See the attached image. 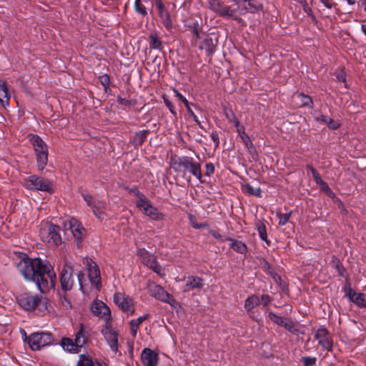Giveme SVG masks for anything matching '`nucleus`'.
<instances>
[{
	"label": "nucleus",
	"instance_id": "nucleus-14",
	"mask_svg": "<svg viewBox=\"0 0 366 366\" xmlns=\"http://www.w3.org/2000/svg\"><path fill=\"white\" fill-rule=\"evenodd\" d=\"M65 231L70 230L73 237L76 239L77 244L85 234V229L81 224L76 219L71 218L64 223Z\"/></svg>",
	"mask_w": 366,
	"mask_h": 366
},
{
	"label": "nucleus",
	"instance_id": "nucleus-54",
	"mask_svg": "<svg viewBox=\"0 0 366 366\" xmlns=\"http://www.w3.org/2000/svg\"><path fill=\"white\" fill-rule=\"evenodd\" d=\"M336 78L339 81L345 82L346 81V74L343 71H340L337 74Z\"/></svg>",
	"mask_w": 366,
	"mask_h": 366
},
{
	"label": "nucleus",
	"instance_id": "nucleus-28",
	"mask_svg": "<svg viewBox=\"0 0 366 366\" xmlns=\"http://www.w3.org/2000/svg\"><path fill=\"white\" fill-rule=\"evenodd\" d=\"M264 272L271 276L273 280L278 284L280 287L282 286L283 281L282 277L276 272L274 268L269 264L267 262H264L262 266Z\"/></svg>",
	"mask_w": 366,
	"mask_h": 366
},
{
	"label": "nucleus",
	"instance_id": "nucleus-38",
	"mask_svg": "<svg viewBox=\"0 0 366 366\" xmlns=\"http://www.w3.org/2000/svg\"><path fill=\"white\" fill-rule=\"evenodd\" d=\"M209 8L215 13L220 15L222 6L218 0H209Z\"/></svg>",
	"mask_w": 366,
	"mask_h": 366
},
{
	"label": "nucleus",
	"instance_id": "nucleus-2",
	"mask_svg": "<svg viewBox=\"0 0 366 366\" xmlns=\"http://www.w3.org/2000/svg\"><path fill=\"white\" fill-rule=\"evenodd\" d=\"M172 167L176 172L186 175L187 172L194 176L201 183L203 182L201 164L190 157H181L172 160Z\"/></svg>",
	"mask_w": 366,
	"mask_h": 366
},
{
	"label": "nucleus",
	"instance_id": "nucleus-17",
	"mask_svg": "<svg viewBox=\"0 0 366 366\" xmlns=\"http://www.w3.org/2000/svg\"><path fill=\"white\" fill-rule=\"evenodd\" d=\"M141 360L144 366H157L159 356L150 348H144L141 354Z\"/></svg>",
	"mask_w": 366,
	"mask_h": 366
},
{
	"label": "nucleus",
	"instance_id": "nucleus-53",
	"mask_svg": "<svg viewBox=\"0 0 366 366\" xmlns=\"http://www.w3.org/2000/svg\"><path fill=\"white\" fill-rule=\"evenodd\" d=\"M225 115H226L227 119L230 122H232L236 118L234 112L232 110H226Z\"/></svg>",
	"mask_w": 366,
	"mask_h": 366
},
{
	"label": "nucleus",
	"instance_id": "nucleus-9",
	"mask_svg": "<svg viewBox=\"0 0 366 366\" xmlns=\"http://www.w3.org/2000/svg\"><path fill=\"white\" fill-rule=\"evenodd\" d=\"M54 341L50 332H36L29 337V345L32 350H39L41 347L49 345Z\"/></svg>",
	"mask_w": 366,
	"mask_h": 366
},
{
	"label": "nucleus",
	"instance_id": "nucleus-47",
	"mask_svg": "<svg viewBox=\"0 0 366 366\" xmlns=\"http://www.w3.org/2000/svg\"><path fill=\"white\" fill-rule=\"evenodd\" d=\"M189 220H190L192 227H194L195 229H200V228L206 226L205 224L197 223V221L195 220L194 217L192 215L189 216Z\"/></svg>",
	"mask_w": 366,
	"mask_h": 366
},
{
	"label": "nucleus",
	"instance_id": "nucleus-1",
	"mask_svg": "<svg viewBox=\"0 0 366 366\" xmlns=\"http://www.w3.org/2000/svg\"><path fill=\"white\" fill-rule=\"evenodd\" d=\"M17 269L26 280L35 282L42 293L55 288L56 275L48 261L24 257L18 263Z\"/></svg>",
	"mask_w": 366,
	"mask_h": 366
},
{
	"label": "nucleus",
	"instance_id": "nucleus-46",
	"mask_svg": "<svg viewBox=\"0 0 366 366\" xmlns=\"http://www.w3.org/2000/svg\"><path fill=\"white\" fill-rule=\"evenodd\" d=\"M272 300V297L269 295H262L261 296L260 303L262 302L264 307H267Z\"/></svg>",
	"mask_w": 366,
	"mask_h": 366
},
{
	"label": "nucleus",
	"instance_id": "nucleus-48",
	"mask_svg": "<svg viewBox=\"0 0 366 366\" xmlns=\"http://www.w3.org/2000/svg\"><path fill=\"white\" fill-rule=\"evenodd\" d=\"M205 174L209 177L214 172V167L212 163H207L205 166Z\"/></svg>",
	"mask_w": 366,
	"mask_h": 366
},
{
	"label": "nucleus",
	"instance_id": "nucleus-63",
	"mask_svg": "<svg viewBox=\"0 0 366 366\" xmlns=\"http://www.w3.org/2000/svg\"><path fill=\"white\" fill-rule=\"evenodd\" d=\"M232 123L234 124V126L236 127V129L242 127V125H240V123L238 121V119L237 118H235L232 122Z\"/></svg>",
	"mask_w": 366,
	"mask_h": 366
},
{
	"label": "nucleus",
	"instance_id": "nucleus-23",
	"mask_svg": "<svg viewBox=\"0 0 366 366\" xmlns=\"http://www.w3.org/2000/svg\"><path fill=\"white\" fill-rule=\"evenodd\" d=\"M156 5L159 11V16L161 18L163 24L167 29H172V24L170 20L169 14L168 11L166 9L162 1H161L159 2H157Z\"/></svg>",
	"mask_w": 366,
	"mask_h": 366
},
{
	"label": "nucleus",
	"instance_id": "nucleus-55",
	"mask_svg": "<svg viewBox=\"0 0 366 366\" xmlns=\"http://www.w3.org/2000/svg\"><path fill=\"white\" fill-rule=\"evenodd\" d=\"M307 169L311 172L314 179H315L316 178H317L318 177L320 176V174L318 173V172L315 169H314L312 166L307 165Z\"/></svg>",
	"mask_w": 366,
	"mask_h": 366
},
{
	"label": "nucleus",
	"instance_id": "nucleus-49",
	"mask_svg": "<svg viewBox=\"0 0 366 366\" xmlns=\"http://www.w3.org/2000/svg\"><path fill=\"white\" fill-rule=\"evenodd\" d=\"M174 92L175 95L178 97V99L185 105V107H188L189 102L187 101V99L177 89H174Z\"/></svg>",
	"mask_w": 366,
	"mask_h": 366
},
{
	"label": "nucleus",
	"instance_id": "nucleus-18",
	"mask_svg": "<svg viewBox=\"0 0 366 366\" xmlns=\"http://www.w3.org/2000/svg\"><path fill=\"white\" fill-rule=\"evenodd\" d=\"M144 265L151 268L156 273L161 274L162 267L157 261V257L152 253H139Z\"/></svg>",
	"mask_w": 366,
	"mask_h": 366
},
{
	"label": "nucleus",
	"instance_id": "nucleus-45",
	"mask_svg": "<svg viewBox=\"0 0 366 366\" xmlns=\"http://www.w3.org/2000/svg\"><path fill=\"white\" fill-rule=\"evenodd\" d=\"M326 124L331 129H337L340 127V124L339 122H335L330 118H328Z\"/></svg>",
	"mask_w": 366,
	"mask_h": 366
},
{
	"label": "nucleus",
	"instance_id": "nucleus-51",
	"mask_svg": "<svg viewBox=\"0 0 366 366\" xmlns=\"http://www.w3.org/2000/svg\"><path fill=\"white\" fill-rule=\"evenodd\" d=\"M94 214L100 220H103L106 216L104 209L101 210H97L94 209V211H92Z\"/></svg>",
	"mask_w": 366,
	"mask_h": 366
},
{
	"label": "nucleus",
	"instance_id": "nucleus-32",
	"mask_svg": "<svg viewBox=\"0 0 366 366\" xmlns=\"http://www.w3.org/2000/svg\"><path fill=\"white\" fill-rule=\"evenodd\" d=\"M295 98H296L297 100H299L301 102V106H307L310 107L312 104V100L310 97L307 95H305L302 93L297 94L295 96Z\"/></svg>",
	"mask_w": 366,
	"mask_h": 366
},
{
	"label": "nucleus",
	"instance_id": "nucleus-19",
	"mask_svg": "<svg viewBox=\"0 0 366 366\" xmlns=\"http://www.w3.org/2000/svg\"><path fill=\"white\" fill-rule=\"evenodd\" d=\"M88 276L92 284L95 285L97 289L102 287L99 269L92 260L88 262Z\"/></svg>",
	"mask_w": 366,
	"mask_h": 366
},
{
	"label": "nucleus",
	"instance_id": "nucleus-16",
	"mask_svg": "<svg viewBox=\"0 0 366 366\" xmlns=\"http://www.w3.org/2000/svg\"><path fill=\"white\" fill-rule=\"evenodd\" d=\"M147 289L153 297L164 302H169V294L162 286L150 282L147 285Z\"/></svg>",
	"mask_w": 366,
	"mask_h": 366
},
{
	"label": "nucleus",
	"instance_id": "nucleus-4",
	"mask_svg": "<svg viewBox=\"0 0 366 366\" xmlns=\"http://www.w3.org/2000/svg\"><path fill=\"white\" fill-rule=\"evenodd\" d=\"M27 137L33 146L36 154L38 169L39 170H42L48 162L47 145L44 140L36 134H30Z\"/></svg>",
	"mask_w": 366,
	"mask_h": 366
},
{
	"label": "nucleus",
	"instance_id": "nucleus-3",
	"mask_svg": "<svg viewBox=\"0 0 366 366\" xmlns=\"http://www.w3.org/2000/svg\"><path fill=\"white\" fill-rule=\"evenodd\" d=\"M72 273L73 267L68 263H65L59 272L60 290L57 292L63 305L69 308L71 307V305L66 298V292L72 290L74 284Z\"/></svg>",
	"mask_w": 366,
	"mask_h": 366
},
{
	"label": "nucleus",
	"instance_id": "nucleus-12",
	"mask_svg": "<svg viewBox=\"0 0 366 366\" xmlns=\"http://www.w3.org/2000/svg\"><path fill=\"white\" fill-rule=\"evenodd\" d=\"M315 339L318 340L319 345L328 352H332L333 340L329 331L325 327L317 329L315 332Z\"/></svg>",
	"mask_w": 366,
	"mask_h": 366
},
{
	"label": "nucleus",
	"instance_id": "nucleus-50",
	"mask_svg": "<svg viewBox=\"0 0 366 366\" xmlns=\"http://www.w3.org/2000/svg\"><path fill=\"white\" fill-rule=\"evenodd\" d=\"M100 81L104 87H107L109 85V78L108 75L104 74L99 76Z\"/></svg>",
	"mask_w": 366,
	"mask_h": 366
},
{
	"label": "nucleus",
	"instance_id": "nucleus-10",
	"mask_svg": "<svg viewBox=\"0 0 366 366\" xmlns=\"http://www.w3.org/2000/svg\"><path fill=\"white\" fill-rule=\"evenodd\" d=\"M114 302L124 312H127L128 315L134 314L135 309L134 301L132 297L127 296L123 293L117 292L113 297Z\"/></svg>",
	"mask_w": 366,
	"mask_h": 366
},
{
	"label": "nucleus",
	"instance_id": "nucleus-56",
	"mask_svg": "<svg viewBox=\"0 0 366 366\" xmlns=\"http://www.w3.org/2000/svg\"><path fill=\"white\" fill-rule=\"evenodd\" d=\"M209 233L217 239H223V236L218 231L211 230Z\"/></svg>",
	"mask_w": 366,
	"mask_h": 366
},
{
	"label": "nucleus",
	"instance_id": "nucleus-31",
	"mask_svg": "<svg viewBox=\"0 0 366 366\" xmlns=\"http://www.w3.org/2000/svg\"><path fill=\"white\" fill-rule=\"evenodd\" d=\"M229 248L234 252H244L246 249L245 244L241 241H236L232 239H228Z\"/></svg>",
	"mask_w": 366,
	"mask_h": 366
},
{
	"label": "nucleus",
	"instance_id": "nucleus-6",
	"mask_svg": "<svg viewBox=\"0 0 366 366\" xmlns=\"http://www.w3.org/2000/svg\"><path fill=\"white\" fill-rule=\"evenodd\" d=\"M137 195L138 199L136 200L135 204L142 214L153 220L159 221L164 219V214L159 212L158 209L152 205L144 194L137 192Z\"/></svg>",
	"mask_w": 366,
	"mask_h": 366
},
{
	"label": "nucleus",
	"instance_id": "nucleus-24",
	"mask_svg": "<svg viewBox=\"0 0 366 366\" xmlns=\"http://www.w3.org/2000/svg\"><path fill=\"white\" fill-rule=\"evenodd\" d=\"M82 196L84 201L86 202L87 205L91 207L92 211H94V209L101 210L106 209L107 204L104 201L96 200L89 194H84Z\"/></svg>",
	"mask_w": 366,
	"mask_h": 366
},
{
	"label": "nucleus",
	"instance_id": "nucleus-37",
	"mask_svg": "<svg viewBox=\"0 0 366 366\" xmlns=\"http://www.w3.org/2000/svg\"><path fill=\"white\" fill-rule=\"evenodd\" d=\"M1 92H3L4 93V97L6 98V100L1 99V106L6 107V106L9 105V100L11 94L6 86L4 83H1Z\"/></svg>",
	"mask_w": 366,
	"mask_h": 366
},
{
	"label": "nucleus",
	"instance_id": "nucleus-34",
	"mask_svg": "<svg viewBox=\"0 0 366 366\" xmlns=\"http://www.w3.org/2000/svg\"><path fill=\"white\" fill-rule=\"evenodd\" d=\"M268 317L269 320L273 322L274 324L277 325L278 326L283 327L284 323L285 322V319L276 314H274L272 312H268Z\"/></svg>",
	"mask_w": 366,
	"mask_h": 366
},
{
	"label": "nucleus",
	"instance_id": "nucleus-27",
	"mask_svg": "<svg viewBox=\"0 0 366 366\" xmlns=\"http://www.w3.org/2000/svg\"><path fill=\"white\" fill-rule=\"evenodd\" d=\"M260 305V300L256 295H252L249 296L244 302V309L247 312L249 315L250 317H252L253 315V309L254 306H258Z\"/></svg>",
	"mask_w": 366,
	"mask_h": 366
},
{
	"label": "nucleus",
	"instance_id": "nucleus-8",
	"mask_svg": "<svg viewBox=\"0 0 366 366\" xmlns=\"http://www.w3.org/2000/svg\"><path fill=\"white\" fill-rule=\"evenodd\" d=\"M87 337L85 335L83 325H80V328L76 334L74 342L68 337H64L61 340L63 347L70 352L77 353L79 348L82 347L86 344Z\"/></svg>",
	"mask_w": 366,
	"mask_h": 366
},
{
	"label": "nucleus",
	"instance_id": "nucleus-58",
	"mask_svg": "<svg viewBox=\"0 0 366 366\" xmlns=\"http://www.w3.org/2000/svg\"><path fill=\"white\" fill-rule=\"evenodd\" d=\"M84 274L81 272H79V274H77L80 290H81L83 288L82 280L84 278Z\"/></svg>",
	"mask_w": 366,
	"mask_h": 366
},
{
	"label": "nucleus",
	"instance_id": "nucleus-52",
	"mask_svg": "<svg viewBox=\"0 0 366 366\" xmlns=\"http://www.w3.org/2000/svg\"><path fill=\"white\" fill-rule=\"evenodd\" d=\"M335 267L338 272L339 275L343 277L344 272H345V268L343 267V266L340 260H338L337 262V263L335 264Z\"/></svg>",
	"mask_w": 366,
	"mask_h": 366
},
{
	"label": "nucleus",
	"instance_id": "nucleus-30",
	"mask_svg": "<svg viewBox=\"0 0 366 366\" xmlns=\"http://www.w3.org/2000/svg\"><path fill=\"white\" fill-rule=\"evenodd\" d=\"M242 190L244 193L248 195L255 197H260L262 193V191L259 187H254L248 183L242 184Z\"/></svg>",
	"mask_w": 366,
	"mask_h": 366
},
{
	"label": "nucleus",
	"instance_id": "nucleus-60",
	"mask_svg": "<svg viewBox=\"0 0 366 366\" xmlns=\"http://www.w3.org/2000/svg\"><path fill=\"white\" fill-rule=\"evenodd\" d=\"M237 132H238V134L240 138H242V137H243L244 134H247L244 132V128L243 126L239 127L237 129Z\"/></svg>",
	"mask_w": 366,
	"mask_h": 366
},
{
	"label": "nucleus",
	"instance_id": "nucleus-29",
	"mask_svg": "<svg viewBox=\"0 0 366 366\" xmlns=\"http://www.w3.org/2000/svg\"><path fill=\"white\" fill-rule=\"evenodd\" d=\"M149 317V315L145 314L143 316H141L137 319H133L130 321V332L132 337H135L137 336L139 325Z\"/></svg>",
	"mask_w": 366,
	"mask_h": 366
},
{
	"label": "nucleus",
	"instance_id": "nucleus-35",
	"mask_svg": "<svg viewBox=\"0 0 366 366\" xmlns=\"http://www.w3.org/2000/svg\"><path fill=\"white\" fill-rule=\"evenodd\" d=\"M104 321V324L103 325V328L101 330V334H104L109 332H112L116 330L112 327V317H107L105 319H103Z\"/></svg>",
	"mask_w": 366,
	"mask_h": 366
},
{
	"label": "nucleus",
	"instance_id": "nucleus-22",
	"mask_svg": "<svg viewBox=\"0 0 366 366\" xmlns=\"http://www.w3.org/2000/svg\"><path fill=\"white\" fill-rule=\"evenodd\" d=\"M203 280L197 276H189L186 280L184 292H189L194 289L201 290L203 287Z\"/></svg>",
	"mask_w": 366,
	"mask_h": 366
},
{
	"label": "nucleus",
	"instance_id": "nucleus-64",
	"mask_svg": "<svg viewBox=\"0 0 366 366\" xmlns=\"http://www.w3.org/2000/svg\"><path fill=\"white\" fill-rule=\"evenodd\" d=\"M315 182L317 183V184H318L319 186L324 182V181L322 179L321 177H318L317 178H316L315 179Z\"/></svg>",
	"mask_w": 366,
	"mask_h": 366
},
{
	"label": "nucleus",
	"instance_id": "nucleus-7",
	"mask_svg": "<svg viewBox=\"0 0 366 366\" xmlns=\"http://www.w3.org/2000/svg\"><path fill=\"white\" fill-rule=\"evenodd\" d=\"M24 185L29 189L51 192L52 183L45 178L31 175L23 179Z\"/></svg>",
	"mask_w": 366,
	"mask_h": 366
},
{
	"label": "nucleus",
	"instance_id": "nucleus-57",
	"mask_svg": "<svg viewBox=\"0 0 366 366\" xmlns=\"http://www.w3.org/2000/svg\"><path fill=\"white\" fill-rule=\"evenodd\" d=\"M320 187L321 188V189L325 192H327V193H331V190L329 187V186L327 185V184L324 182L323 183H322L320 185Z\"/></svg>",
	"mask_w": 366,
	"mask_h": 366
},
{
	"label": "nucleus",
	"instance_id": "nucleus-61",
	"mask_svg": "<svg viewBox=\"0 0 366 366\" xmlns=\"http://www.w3.org/2000/svg\"><path fill=\"white\" fill-rule=\"evenodd\" d=\"M328 118H329V117H326V116H325V115L321 114V115H320L319 117H317L316 118V119H317V121L322 122H324V123H325V124H326L327 121L328 120Z\"/></svg>",
	"mask_w": 366,
	"mask_h": 366
},
{
	"label": "nucleus",
	"instance_id": "nucleus-41",
	"mask_svg": "<svg viewBox=\"0 0 366 366\" xmlns=\"http://www.w3.org/2000/svg\"><path fill=\"white\" fill-rule=\"evenodd\" d=\"M242 142L244 143L245 147L248 149L250 153H252L254 151V145L247 134H244L241 138Z\"/></svg>",
	"mask_w": 366,
	"mask_h": 366
},
{
	"label": "nucleus",
	"instance_id": "nucleus-36",
	"mask_svg": "<svg viewBox=\"0 0 366 366\" xmlns=\"http://www.w3.org/2000/svg\"><path fill=\"white\" fill-rule=\"evenodd\" d=\"M149 46L154 49H160L162 48V41L156 35H151Z\"/></svg>",
	"mask_w": 366,
	"mask_h": 366
},
{
	"label": "nucleus",
	"instance_id": "nucleus-5",
	"mask_svg": "<svg viewBox=\"0 0 366 366\" xmlns=\"http://www.w3.org/2000/svg\"><path fill=\"white\" fill-rule=\"evenodd\" d=\"M59 232V226L48 222H42L40 225L39 236L42 242L53 246H58L62 242Z\"/></svg>",
	"mask_w": 366,
	"mask_h": 366
},
{
	"label": "nucleus",
	"instance_id": "nucleus-40",
	"mask_svg": "<svg viewBox=\"0 0 366 366\" xmlns=\"http://www.w3.org/2000/svg\"><path fill=\"white\" fill-rule=\"evenodd\" d=\"M134 9L135 11L141 14L142 16H144L147 14V9L145 6L141 3V0H136L134 3Z\"/></svg>",
	"mask_w": 366,
	"mask_h": 366
},
{
	"label": "nucleus",
	"instance_id": "nucleus-43",
	"mask_svg": "<svg viewBox=\"0 0 366 366\" xmlns=\"http://www.w3.org/2000/svg\"><path fill=\"white\" fill-rule=\"evenodd\" d=\"M304 366H313L316 365L317 358L315 357L305 356L302 357Z\"/></svg>",
	"mask_w": 366,
	"mask_h": 366
},
{
	"label": "nucleus",
	"instance_id": "nucleus-25",
	"mask_svg": "<svg viewBox=\"0 0 366 366\" xmlns=\"http://www.w3.org/2000/svg\"><path fill=\"white\" fill-rule=\"evenodd\" d=\"M217 41V38L213 39L212 36H207L204 39L200 48L204 49L207 55H211L215 51Z\"/></svg>",
	"mask_w": 366,
	"mask_h": 366
},
{
	"label": "nucleus",
	"instance_id": "nucleus-11",
	"mask_svg": "<svg viewBox=\"0 0 366 366\" xmlns=\"http://www.w3.org/2000/svg\"><path fill=\"white\" fill-rule=\"evenodd\" d=\"M41 301V297L29 292H24L17 297L19 305L26 310H35Z\"/></svg>",
	"mask_w": 366,
	"mask_h": 366
},
{
	"label": "nucleus",
	"instance_id": "nucleus-21",
	"mask_svg": "<svg viewBox=\"0 0 366 366\" xmlns=\"http://www.w3.org/2000/svg\"><path fill=\"white\" fill-rule=\"evenodd\" d=\"M92 312L94 315L102 319L111 317L109 307L102 301L95 303V305L92 307Z\"/></svg>",
	"mask_w": 366,
	"mask_h": 366
},
{
	"label": "nucleus",
	"instance_id": "nucleus-33",
	"mask_svg": "<svg viewBox=\"0 0 366 366\" xmlns=\"http://www.w3.org/2000/svg\"><path fill=\"white\" fill-rule=\"evenodd\" d=\"M94 362L89 356L85 354L79 355V360L77 362V366H94Z\"/></svg>",
	"mask_w": 366,
	"mask_h": 366
},
{
	"label": "nucleus",
	"instance_id": "nucleus-42",
	"mask_svg": "<svg viewBox=\"0 0 366 366\" xmlns=\"http://www.w3.org/2000/svg\"><path fill=\"white\" fill-rule=\"evenodd\" d=\"M283 327H285L287 330H288L290 332L296 334L298 332V329L297 327V325L295 322L292 321L285 322Z\"/></svg>",
	"mask_w": 366,
	"mask_h": 366
},
{
	"label": "nucleus",
	"instance_id": "nucleus-59",
	"mask_svg": "<svg viewBox=\"0 0 366 366\" xmlns=\"http://www.w3.org/2000/svg\"><path fill=\"white\" fill-rule=\"evenodd\" d=\"M320 1L327 7L332 8V0H320Z\"/></svg>",
	"mask_w": 366,
	"mask_h": 366
},
{
	"label": "nucleus",
	"instance_id": "nucleus-13",
	"mask_svg": "<svg viewBox=\"0 0 366 366\" xmlns=\"http://www.w3.org/2000/svg\"><path fill=\"white\" fill-rule=\"evenodd\" d=\"M343 290L345 292V295L347 297L350 302H352L357 306L360 307H366V294L362 292H356L354 291L350 286V283L348 280L343 287Z\"/></svg>",
	"mask_w": 366,
	"mask_h": 366
},
{
	"label": "nucleus",
	"instance_id": "nucleus-15",
	"mask_svg": "<svg viewBox=\"0 0 366 366\" xmlns=\"http://www.w3.org/2000/svg\"><path fill=\"white\" fill-rule=\"evenodd\" d=\"M234 1L239 11L240 15L246 13L254 14L263 9L261 4H257L253 0H234Z\"/></svg>",
	"mask_w": 366,
	"mask_h": 366
},
{
	"label": "nucleus",
	"instance_id": "nucleus-62",
	"mask_svg": "<svg viewBox=\"0 0 366 366\" xmlns=\"http://www.w3.org/2000/svg\"><path fill=\"white\" fill-rule=\"evenodd\" d=\"M187 109L188 112L189 113V114L194 118V121L197 122V117L195 116V114L193 112V111L191 109V108L189 107V104H188V107H187Z\"/></svg>",
	"mask_w": 366,
	"mask_h": 366
},
{
	"label": "nucleus",
	"instance_id": "nucleus-20",
	"mask_svg": "<svg viewBox=\"0 0 366 366\" xmlns=\"http://www.w3.org/2000/svg\"><path fill=\"white\" fill-rule=\"evenodd\" d=\"M111 350L115 354L119 351V332L117 330L102 334Z\"/></svg>",
	"mask_w": 366,
	"mask_h": 366
},
{
	"label": "nucleus",
	"instance_id": "nucleus-44",
	"mask_svg": "<svg viewBox=\"0 0 366 366\" xmlns=\"http://www.w3.org/2000/svg\"><path fill=\"white\" fill-rule=\"evenodd\" d=\"M291 214L290 213H285V214H280L279 215V224L280 225H285L286 224L290 218Z\"/></svg>",
	"mask_w": 366,
	"mask_h": 366
},
{
	"label": "nucleus",
	"instance_id": "nucleus-39",
	"mask_svg": "<svg viewBox=\"0 0 366 366\" xmlns=\"http://www.w3.org/2000/svg\"><path fill=\"white\" fill-rule=\"evenodd\" d=\"M257 229L260 238L266 241L267 240V232L265 225L262 222H258L257 223Z\"/></svg>",
	"mask_w": 366,
	"mask_h": 366
},
{
	"label": "nucleus",
	"instance_id": "nucleus-26",
	"mask_svg": "<svg viewBox=\"0 0 366 366\" xmlns=\"http://www.w3.org/2000/svg\"><path fill=\"white\" fill-rule=\"evenodd\" d=\"M220 16L225 19H232L237 20L239 18V11L237 8H233L231 6H223L220 12Z\"/></svg>",
	"mask_w": 366,
	"mask_h": 366
}]
</instances>
